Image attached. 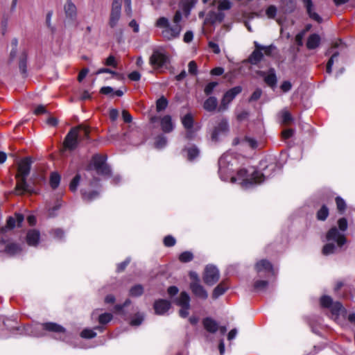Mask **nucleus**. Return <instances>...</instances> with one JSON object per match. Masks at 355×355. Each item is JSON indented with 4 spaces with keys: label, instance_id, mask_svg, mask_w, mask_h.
Masks as SVG:
<instances>
[{
    "label": "nucleus",
    "instance_id": "nucleus-44",
    "mask_svg": "<svg viewBox=\"0 0 355 355\" xmlns=\"http://www.w3.org/2000/svg\"><path fill=\"white\" fill-rule=\"evenodd\" d=\"M193 254L189 251H186L181 253L179 257L180 261L184 263L191 261L193 259Z\"/></svg>",
    "mask_w": 355,
    "mask_h": 355
},
{
    "label": "nucleus",
    "instance_id": "nucleus-48",
    "mask_svg": "<svg viewBox=\"0 0 355 355\" xmlns=\"http://www.w3.org/2000/svg\"><path fill=\"white\" fill-rule=\"evenodd\" d=\"M277 8L275 6H270L266 10V14L269 19H274L277 15Z\"/></svg>",
    "mask_w": 355,
    "mask_h": 355
},
{
    "label": "nucleus",
    "instance_id": "nucleus-15",
    "mask_svg": "<svg viewBox=\"0 0 355 355\" xmlns=\"http://www.w3.org/2000/svg\"><path fill=\"white\" fill-rule=\"evenodd\" d=\"M181 122L184 126V128L187 130L186 137L188 139H191L192 137V129L193 127L194 119L193 116L191 113H188L181 118Z\"/></svg>",
    "mask_w": 355,
    "mask_h": 355
},
{
    "label": "nucleus",
    "instance_id": "nucleus-45",
    "mask_svg": "<svg viewBox=\"0 0 355 355\" xmlns=\"http://www.w3.org/2000/svg\"><path fill=\"white\" fill-rule=\"evenodd\" d=\"M112 319V315L111 313H105L99 315L98 322L102 324H105L108 323Z\"/></svg>",
    "mask_w": 355,
    "mask_h": 355
},
{
    "label": "nucleus",
    "instance_id": "nucleus-55",
    "mask_svg": "<svg viewBox=\"0 0 355 355\" xmlns=\"http://www.w3.org/2000/svg\"><path fill=\"white\" fill-rule=\"evenodd\" d=\"M336 202L337 208L340 211H345L346 208V204L343 198H341L340 197H337L336 198Z\"/></svg>",
    "mask_w": 355,
    "mask_h": 355
},
{
    "label": "nucleus",
    "instance_id": "nucleus-19",
    "mask_svg": "<svg viewBox=\"0 0 355 355\" xmlns=\"http://www.w3.org/2000/svg\"><path fill=\"white\" fill-rule=\"evenodd\" d=\"M204 328L209 333L214 334L218 330V324L211 318H206L203 320Z\"/></svg>",
    "mask_w": 355,
    "mask_h": 355
},
{
    "label": "nucleus",
    "instance_id": "nucleus-59",
    "mask_svg": "<svg viewBox=\"0 0 355 355\" xmlns=\"http://www.w3.org/2000/svg\"><path fill=\"white\" fill-rule=\"evenodd\" d=\"M164 243L166 247H172L175 244V239L172 236H166L164 239Z\"/></svg>",
    "mask_w": 355,
    "mask_h": 355
},
{
    "label": "nucleus",
    "instance_id": "nucleus-64",
    "mask_svg": "<svg viewBox=\"0 0 355 355\" xmlns=\"http://www.w3.org/2000/svg\"><path fill=\"white\" fill-rule=\"evenodd\" d=\"M291 87H292V85H291V82H289V81H284L280 86L281 89L284 92H287L290 91L291 89Z\"/></svg>",
    "mask_w": 355,
    "mask_h": 355
},
{
    "label": "nucleus",
    "instance_id": "nucleus-30",
    "mask_svg": "<svg viewBox=\"0 0 355 355\" xmlns=\"http://www.w3.org/2000/svg\"><path fill=\"white\" fill-rule=\"evenodd\" d=\"M320 43V37L316 34L310 35L306 42V46L309 49H315Z\"/></svg>",
    "mask_w": 355,
    "mask_h": 355
},
{
    "label": "nucleus",
    "instance_id": "nucleus-27",
    "mask_svg": "<svg viewBox=\"0 0 355 355\" xmlns=\"http://www.w3.org/2000/svg\"><path fill=\"white\" fill-rule=\"evenodd\" d=\"M175 303L180 306H190V297L187 292H182Z\"/></svg>",
    "mask_w": 355,
    "mask_h": 355
},
{
    "label": "nucleus",
    "instance_id": "nucleus-36",
    "mask_svg": "<svg viewBox=\"0 0 355 355\" xmlns=\"http://www.w3.org/2000/svg\"><path fill=\"white\" fill-rule=\"evenodd\" d=\"M60 182V176L58 173H52L50 177V184L53 189L58 187Z\"/></svg>",
    "mask_w": 355,
    "mask_h": 355
},
{
    "label": "nucleus",
    "instance_id": "nucleus-53",
    "mask_svg": "<svg viewBox=\"0 0 355 355\" xmlns=\"http://www.w3.org/2000/svg\"><path fill=\"white\" fill-rule=\"evenodd\" d=\"M189 73L191 75H196L198 72V66L195 61H190L188 64Z\"/></svg>",
    "mask_w": 355,
    "mask_h": 355
},
{
    "label": "nucleus",
    "instance_id": "nucleus-22",
    "mask_svg": "<svg viewBox=\"0 0 355 355\" xmlns=\"http://www.w3.org/2000/svg\"><path fill=\"white\" fill-rule=\"evenodd\" d=\"M161 128L164 132H171L174 128L171 116L166 115L161 119Z\"/></svg>",
    "mask_w": 355,
    "mask_h": 355
},
{
    "label": "nucleus",
    "instance_id": "nucleus-32",
    "mask_svg": "<svg viewBox=\"0 0 355 355\" xmlns=\"http://www.w3.org/2000/svg\"><path fill=\"white\" fill-rule=\"evenodd\" d=\"M168 105V101L164 96L160 97L156 102V110L157 112L164 110Z\"/></svg>",
    "mask_w": 355,
    "mask_h": 355
},
{
    "label": "nucleus",
    "instance_id": "nucleus-60",
    "mask_svg": "<svg viewBox=\"0 0 355 355\" xmlns=\"http://www.w3.org/2000/svg\"><path fill=\"white\" fill-rule=\"evenodd\" d=\"M105 64L107 66H112L114 68L117 67V62L115 58L113 55H110L105 62Z\"/></svg>",
    "mask_w": 355,
    "mask_h": 355
},
{
    "label": "nucleus",
    "instance_id": "nucleus-24",
    "mask_svg": "<svg viewBox=\"0 0 355 355\" xmlns=\"http://www.w3.org/2000/svg\"><path fill=\"white\" fill-rule=\"evenodd\" d=\"M255 269L257 272H260L262 271L265 272H272V266L270 261L266 259H262L257 262L255 266Z\"/></svg>",
    "mask_w": 355,
    "mask_h": 355
},
{
    "label": "nucleus",
    "instance_id": "nucleus-28",
    "mask_svg": "<svg viewBox=\"0 0 355 355\" xmlns=\"http://www.w3.org/2000/svg\"><path fill=\"white\" fill-rule=\"evenodd\" d=\"M100 92L105 95H111V96H114V95L117 96H122L124 94V91L122 89H118L114 92L113 88L110 86L103 87Z\"/></svg>",
    "mask_w": 355,
    "mask_h": 355
},
{
    "label": "nucleus",
    "instance_id": "nucleus-2",
    "mask_svg": "<svg viewBox=\"0 0 355 355\" xmlns=\"http://www.w3.org/2000/svg\"><path fill=\"white\" fill-rule=\"evenodd\" d=\"M277 168V164L271 163L264 168V173H261L253 168H242L238 171L237 175L238 178L243 181V184L248 187L261 183L265 180L266 177L271 176Z\"/></svg>",
    "mask_w": 355,
    "mask_h": 355
},
{
    "label": "nucleus",
    "instance_id": "nucleus-46",
    "mask_svg": "<svg viewBox=\"0 0 355 355\" xmlns=\"http://www.w3.org/2000/svg\"><path fill=\"white\" fill-rule=\"evenodd\" d=\"M80 336L84 338H93L96 337V333L94 331V329H85L83 330Z\"/></svg>",
    "mask_w": 355,
    "mask_h": 355
},
{
    "label": "nucleus",
    "instance_id": "nucleus-18",
    "mask_svg": "<svg viewBox=\"0 0 355 355\" xmlns=\"http://www.w3.org/2000/svg\"><path fill=\"white\" fill-rule=\"evenodd\" d=\"M306 9L307 13L311 19L320 23L322 22L321 17L313 10V4L311 0H302Z\"/></svg>",
    "mask_w": 355,
    "mask_h": 355
},
{
    "label": "nucleus",
    "instance_id": "nucleus-11",
    "mask_svg": "<svg viewBox=\"0 0 355 355\" xmlns=\"http://www.w3.org/2000/svg\"><path fill=\"white\" fill-rule=\"evenodd\" d=\"M219 271L214 266H207L204 272L203 281L209 286L216 284L219 279Z\"/></svg>",
    "mask_w": 355,
    "mask_h": 355
},
{
    "label": "nucleus",
    "instance_id": "nucleus-40",
    "mask_svg": "<svg viewBox=\"0 0 355 355\" xmlns=\"http://www.w3.org/2000/svg\"><path fill=\"white\" fill-rule=\"evenodd\" d=\"M268 285V281L257 280L254 284V288L255 291H261L266 289Z\"/></svg>",
    "mask_w": 355,
    "mask_h": 355
},
{
    "label": "nucleus",
    "instance_id": "nucleus-38",
    "mask_svg": "<svg viewBox=\"0 0 355 355\" xmlns=\"http://www.w3.org/2000/svg\"><path fill=\"white\" fill-rule=\"evenodd\" d=\"M232 3L230 0H220L218 1V9L219 12L227 10L232 8Z\"/></svg>",
    "mask_w": 355,
    "mask_h": 355
},
{
    "label": "nucleus",
    "instance_id": "nucleus-3",
    "mask_svg": "<svg viewBox=\"0 0 355 355\" xmlns=\"http://www.w3.org/2000/svg\"><path fill=\"white\" fill-rule=\"evenodd\" d=\"M32 161L30 157H25L18 164L17 173L16 175V191L18 194L34 192L31 187L27 184L26 180L30 173Z\"/></svg>",
    "mask_w": 355,
    "mask_h": 355
},
{
    "label": "nucleus",
    "instance_id": "nucleus-49",
    "mask_svg": "<svg viewBox=\"0 0 355 355\" xmlns=\"http://www.w3.org/2000/svg\"><path fill=\"white\" fill-rule=\"evenodd\" d=\"M320 304L324 307L330 308L333 304L332 299L329 296H323L320 299Z\"/></svg>",
    "mask_w": 355,
    "mask_h": 355
},
{
    "label": "nucleus",
    "instance_id": "nucleus-41",
    "mask_svg": "<svg viewBox=\"0 0 355 355\" xmlns=\"http://www.w3.org/2000/svg\"><path fill=\"white\" fill-rule=\"evenodd\" d=\"M200 151L196 146L187 149V157L189 160H193L199 155Z\"/></svg>",
    "mask_w": 355,
    "mask_h": 355
},
{
    "label": "nucleus",
    "instance_id": "nucleus-7",
    "mask_svg": "<svg viewBox=\"0 0 355 355\" xmlns=\"http://www.w3.org/2000/svg\"><path fill=\"white\" fill-rule=\"evenodd\" d=\"M121 10L120 0H113L108 21V24L110 28H114L117 26L121 18Z\"/></svg>",
    "mask_w": 355,
    "mask_h": 355
},
{
    "label": "nucleus",
    "instance_id": "nucleus-5",
    "mask_svg": "<svg viewBox=\"0 0 355 355\" xmlns=\"http://www.w3.org/2000/svg\"><path fill=\"white\" fill-rule=\"evenodd\" d=\"M82 129L84 134V137L87 139L89 137V131L87 128H82L81 126L78 128H73L71 130L67 133L64 144L65 148L69 150H73L76 148L78 143V138L80 137L79 134V130Z\"/></svg>",
    "mask_w": 355,
    "mask_h": 355
},
{
    "label": "nucleus",
    "instance_id": "nucleus-62",
    "mask_svg": "<svg viewBox=\"0 0 355 355\" xmlns=\"http://www.w3.org/2000/svg\"><path fill=\"white\" fill-rule=\"evenodd\" d=\"M262 91L260 89H257L251 95L250 101H255L260 98Z\"/></svg>",
    "mask_w": 355,
    "mask_h": 355
},
{
    "label": "nucleus",
    "instance_id": "nucleus-57",
    "mask_svg": "<svg viewBox=\"0 0 355 355\" xmlns=\"http://www.w3.org/2000/svg\"><path fill=\"white\" fill-rule=\"evenodd\" d=\"M242 143H244V144H246L247 145H248L250 147H251L252 148H254L257 147V141L252 138H250V137H245L242 141Z\"/></svg>",
    "mask_w": 355,
    "mask_h": 355
},
{
    "label": "nucleus",
    "instance_id": "nucleus-26",
    "mask_svg": "<svg viewBox=\"0 0 355 355\" xmlns=\"http://www.w3.org/2000/svg\"><path fill=\"white\" fill-rule=\"evenodd\" d=\"M218 105V101L216 97H209L203 104V108L208 112H213L216 110Z\"/></svg>",
    "mask_w": 355,
    "mask_h": 355
},
{
    "label": "nucleus",
    "instance_id": "nucleus-4",
    "mask_svg": "<svg viewBox=\"0 0 355 355\" xmlns=\"http://www.w3.org/2000/svg\"><path fill=\"white\" fill-rule=\"evenodd\" d=\"M328 243L322 248L324 255H329L336 253L346 243L345 234L340 232L336 227H332L326 234Z\"/></svg>",
    "mask_w": 355,
    "mask_h": 355
},
{
    "label": "nucleus",
    "instance_id": "nucleus-6",
    "mask_svg": "<svg viewBox=\"0 0 355 355\" xmlns=\"http://www.w3.org/2000/svg\"><path fill=\"white\" fill-rule=\"evenodd\" d=\"M169 60L168 55L164 49H155L150 58V63L155 68H160Z\"/></svg>",
    "mask_w": 355,
    "mask_h": 355
},
{
    "label": "nucleus",
    "instance_id": "nucleus-47",
    "mask_svg": "<svg viewBox=\"0 0 355 355\" xmlns=\"http://www.w3.org/2000/svg\"><path fill=\"white\" fill-rule=\"evenodd\" d=\"M80 180V175L77 174L71 180L69 188L71 191H76Z\"/></svg>",
    "mask_w": 355,
    "mask_h": 355
},
{
    "label": "nucleus",
    "instance_id": "nucleus-1",
    "mask_svg": "<svg viewBox=\"0 0 355 355\" xmlns=\"http://www.w3.org/2000/svg\"><path fill=\"white\" fill-rule=\"evenodd\" d=\"M182 19V15L180 10L175 12L171 24L168 18L161 17L155 22V26L162 28V36L166 40H172L178 38L182 31V26L180 22Z\"/></svg>",
    "mask_w": 355,
    "mask_h": 355
},
{
    "label": "nucleus",
    "instance_id": "nucleus-56",
    "mask_svg": "<svg viewBox=\"0 0 355 355\" xmlns=\"http://www.w3.org/2000/svg\"><path fill=\"white\" fill-rule=\"evenodd\" d=\"M121 6L122 3L124 2L125 4V12L128 16L132 15V7H131V0H120Z\"/></svg>",
    "mask_w": 355,
    "mask_h": 355
},
{
    "label": "nucleus",
    "instance_id": "nucleus-58",
    "mask_svg": "<svg viewBox=\"0 0 355 355\" xmlns=\"http://www.w3.org/2000/svg\"><path fill=\"white\" fill-rule=\"evenodd\" d=\"M12 49L10 51V59L12 60L15 58L16 54H17V44H18V41L17 39H13L12 40Z\"/></svg>",
    "mask_w": 355,
    "mask_h": 355
},
{
    "label": "nucleus",
    "instance_id": "nucleus-37",
    "mask_svg": "<svg viewBox=\"0 0 355 355\" xmlns=\"http://www.w3.org/2000/svg\"><path fill=\"white\" fill-rule=\"evenodd\" d=\"M329 216V209L325 206L323 205L317 213V218L320 220H324L327 216Z\"/></svg>",
    "mask_w": 355,
    "mask_h": 355
},
{
    "label": "nucleus",
    "instance_id": "nucleus-39",
    "mask_svg": "<svg viewBox=\"0 0 355 355\" xmlns=\"http://www.w3.org/2000/svg\"><path fill=\"white\" fill-rule=\"evenodd\" d=\"M83 198L87 201H92L96 199L98 196V193L97 191H92L87 192L85 191H82Z\"/></svg>",
    "mask_w": 355,
    "mask_h": 355
},
{
    "label": "nucleus",
    "instance_id": "nucleus-23",
    "mask_svg": "<svg viewBox=\"0 0 355 355\" xmlns=\"http://www.w3.org/2000/svg\"><path fill=\"white\" fill-rule=\"evenodd\" d=\"M40 232L36 230H31L28 232L26 241L29 245L35 246L40 240Z\"/></svg>",
    "mask_w": 355,
    "mask_h": 355
},
{
    "label": "nucleus",
    "instance_id": "nucleus-29",
    "mask_svg": "<svg viewBox=\"0 0 355 355\" xmlns=\"http://www.w3.org/2000/svg\"><path fill=\"white\" fill-rule=\"evenodd\" d=\"M330 309L333 315H344L346 313L345 309L343 308V305L338 302H333Z\"/></svg>",
    "mask_w": 355,
    "mask_h": 355
},
{
    "label": "nucleus",
    "instance_id": "nucleus-33",
    "mask_svg": "<svg viewBox=\"0 0 355 355\" xmlns=\"http://www.w3.org/2000/svg\"><path fill=\"white\" fill-rule=\"evenodd\" d=\"M144 293V287L141 284L132 286L130 290V295L132 297H139Z\"/></svg>",
    "mask_w": 355,
    "mask_h": 355
},
{
    "label": "nucleus",
    "instance_id": "nucleus-43",
    "mask_svg": "<svg viewBox=\"0 0 355 355\" xmlns=\"http://www.w3.org/2000/svg\"><path fill=\"white\" fill-rule=\"evenodd\" d=\"M166 138L162 135H159L156 137L155 145L157 148H162L166 146Z\"/></svg>",
    "mask_w": 355,
    "mask_h": 355
},
{
    "label": "nucleus",
    "instance_id": "nucleus-21",
    "mask_svg": "<svg viewBox=\"0 0 355 355\" xmlns=\"http://www.w3.org/2000/svg\"><path fill=\"white\" fill-rule=\"evenodd\" d=\"M254 44L257 49H261V52L263 51L264 54L267 56L273 57L277 53V47L273 44H270L269 46H263L256 41L254 42Z\"/></svg>",
    "mask_w": 355,
    "mask_h": 355
},
{
    "label": "nucleus",
    "instance_id": "nucleus-63",
    "mask_svg": "<svg viewBox=\"0 0 355 355\" xmlns=\"http://www.w3.org/2000/svg\"><path fill=\"white\" fill-rule=\"evenodd\" d=\"M208 46H209V48L211 49L215 54H219L220 53V49L218 44H216L212 41H210L208 44Z\"/></svg>",
    "mask_w": 355,
    "mask_h": 355
},
{
    "label": "nucleus",
    "instance_id": "nucleus-13",
    "mask_svg": "<svg viewBox=\"0 0 355 355\" xmlns=\"http://www.w3.org/2000/svg\"><path fill=\"white\" fill-rule=\"evenodd\" d=\"M190 288L196 297L202 300H206L207 298V292L200 284V282H198V281H192L190 284Z\"/></svg>",
    "mask_w": 355,
    "mask_h": 355
},
{
    "label": "nucleus",
    "instance_id": "nucleus-14",
    "mask_svg": "<svg viewBox=\"0 0 355 355\" xmlns=\"http://www.w3.org/2000/svg\"><path fill=\"white\" fill-rule=\"evenodd\" d=\"M225 15L221 12L210 11L207 13L204 23L205 24L214 25L223 21Z\"/></svg>",
    "mask_w": 355,
    "mask_h": 355
},
{
    "label": "nucleus",
    "instance_id": "nucleus-9",
    "mask_svg": "<svg viewBox=\"0 0 355 355\" xmlns=\"http://www.w3.org/2000/svg\"><path fill=\"white\" fill-rule=\"evenodd\" d=\"M106 157L104 155H95L92 159V165L98 174L107 175L110 170L105 164Z\"/></svg>",
    "mask_w": 355,
    "mask_h": 355
},
{
    "label": "nucleus",
    "instance_id": "nucleus-61",
    "mask_svg": "<svg viewBox=\"0 0 355 355\" xmlns=\"http://www.w3.org/2000/svg\"><path fill=\"white\" fill-rule=\"evenodd\" d=\"M179 315L181 318H187L189 314L190 306H180Z\"/></svg>",
    "mask_w": 355,
    "mask_h": 355
},
{
    "label": "nucleus",
    "instance_id": "nucleus-50",
    "mask_svg": "<svg viewBox=\"0 0 355 355\" xmlns=\"http://www.w3.org/2000/svg\"><path fill=\"white\" fill-rule=\"evenodd\" d=\"M338 225L340 230V232H344L347 230L348 224L347 220L345 218H341L338 220Z\"/></svg>",
    "mask_w": 355,
    "mask_h": 355
},
{
    "label": "nucleus",
    "instance_id": "nucleus-8",
    "mask_svg": "<svg viewBox=\"0 0 355 355\" xmlns=\"http://www.w3.org/2000/svg\"><path fill=\"white\" fill-rule=\"evenodd\" d=\"M241 91L242 87L241 86H236L226 92L221 100L218 111L223 112L227 110L228 105L236 97V96L241 92Z\"/></svg>",
    "mask_w": 355,
    "mask_h": 355
},
{
    "label": "nucleus",
    "instance_id": "nucleus-12",
    "mask_svg": "<svg viewBox=\"0 0 355 355\" xmlns=\"http://www.w3.org/2000/svg\"><path fill=\"white\" fill-rule=\"evenodd\" d=\"M64 10L66 18L72 23L76 21L77 19V8L76 5L71 0H66L64 6Z\"/></svg>",
    "mask_w": 355,
    "mask_h": 355
},
{
    "label": "nucleus",
    "instance_id": "nucleus-25",
    "mask_svg": "<svg viewBox=\"0 0 355 355\" xmlns=\"http://www.w3.org/2000/svg\"><path fill=\"white\" fill-rule=\"evenodd\" d=\"M263 57V53L261 50L255 47V49L248 58V62L252 64H257L262 60Z\"/></svg>",
    "mask_w": 355,
    "mask_h": 355
},
{
    "label": "nucleus",
    "instance_id": "nucleus-54",
    "mask_svg": "<svg viewBox=\"0 0 355 355\" xmlns=\"http://www.w3.org/2000/svg\"><path fill=\"white\" fill-rule=\"evenodd\" d=\"M144 320V315L142 314L138 313L135 318L131 320L130 324L133 326H138L141 324Z\"/></svg>",
    "mask_w": 355,
    "mask_h": 355
},
{
    "label": "nucleus",
    "instance_id": "nucleus-35",
    "mask_svg": "<svg viewBox=\"0 0 355 355\" xmlns=\"http://www.w3.org/2000/svg\"><path fill=\"white\" fill-rule=\"evenodd\" d=\"M6 252L10 254H16L21 251V248L19 245L16 243H9L6 246Z\"/></svg>",
    "mask_w": 355,
    "mask_h": 355
},
{
    "label": "nucleus",
    "instance_id": "nucleus-42",
    "mask_svg": "<svg viewBox=\"0 0 355 355\" xmlns=\"http://www.w3.org/2000/svg\"><path fill=\"white\" fill-rule=\"evenodd\" d=\"M338 55L339 54H338V52H335V53H333V55H331V57L329 60V61L327 62V72L328 73H331V71H332V66H333L335 60L337 61Z\"/></svg>",
    "mask_w": 355,
    "mask_h": 355
},
{
    "label": "nucleus",
    "instance_id": "nucleus-10",
    "mask_svg": "<svg viewBox=\"0 0 355 355\" xmlns=\"http://www.w3.org/2000/svg\"><path fill=\"white\" fill-rule=\"evenodd\" d=\"M229 131L228 121L225 119H220L215 127L214 128L211 134V139L214 141H218L220 135H225Z\"/></svg>",
    "mask_w": 355,
    "mask_h": 355
},
{
    "label": "nucleus",
    "instance_id": "nucleus-52",
    "mask_svg": "<svg viewBox=\"0 0 355 355\" xmlns=\"http://www.w3.org/2000/svg\"><path fill=\"white\" fill-rule=\"evenodd\" d=\"M218 85L217 82H211L206 85L205 87L204 92L206 95H209L212 93L214 88Z\"/></svg>",
    "mask_w": 355,
    "mask_h": 355
},
{
    "label": "nucleus",
    "instance_id": "nucleus-31",
    "mask_svg": "<svg viewBox=\"0 0 355 355\" xmlns=\"http://www.w3.org/2000/svg\"><path fill=\"white\" fill-rule=\"evenodd\" d=\"M227 286H226L223 283L219 284L214 290L212 293L213 298H218L219 296L222 295L225 291L227 289Z\"/></svg>",
    "mask_w": 355,
    "mask_h": 355
},
{
    "label": "nucleus",
    "instance_id": "nucleus-34",
    "mask_svg": "<svg viewBox=\"0 0 355 355\" xmlns=\"http://www.w3.org/2000/svg\"><path fill=\"white\" fill-rule=\"evenodd\" d=\"M26 60L27 55L25 52H23L19 57V70L22 73H25L26 71Z\"/></svg>",
    "mask_w": 355,
    "mask_h": 355
},
{
    "label": "nucleus",
    "instance_id": "nucleus-51",
    "mask_svg": "<svg viewBox=\"0 0 355 355\" xmlns=\"http://www.w3.org/2000/svg\"><path fill=\"white\" fill-rule=\"evenodd\" d=\"M282 123H284V125H287L293 121L291 114L287 111H284L282 113Z\"/></svg>",
    "mask_w": 355,
    "mask_h": 355
},
{
    "label": "nucleus",
    "instance_id": "nucleus-16",
    "mask_svg": "<svg viewBox=\"0 0 355 355\" xmlns=\"http://www.w3.org/2000/svg\"><path fill=\"white\" fill-rule=\"evenodd\" d=\"M171 302L166 300H158L154 303V309L157 315L164 314L171 308Z\"/></svg>",
    "mask_w": 355,
    "mask_h": 355
},
{
    "label": "nucleus",
    "instance_id": "nucleus-20",
    "mask_svg": "<svg viewBox=\"0 0 355 355\" xmlns=\"http://www.w3.org/2000/svg\"><path fill=\"white\" fill-rule=\"evenodd\" d=\"M43 329L51 332L64 334L66 329L61 325L55 322H45L42 324Z\"/></svg>",
    "mask_w": 355,
    "mask_h": 355
},
{
    "label": "nucleus",
    "instance_id": "nucleus-17",
    "mask_svg": "<svg viewBox=\"0 0 355 355\" xmlns=\"http://www.w3.org/2000/svg\"><path fill=\"white\" fill-rule=\"evenodd\" d=\"M261 76L263 77L265 83L269 87L273 88L276 86L277 79L273 68L270 69L267 72L262 71Z\"/></svg>",
    "mask_w": 355,
    "mask_h": 355
}]
</instances>
